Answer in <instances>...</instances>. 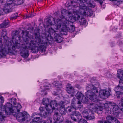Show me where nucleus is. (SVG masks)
Returning <instances> with one entry per match:
<instances>
[{
    "instance_id": "nucleus-27",
    "label": "nucleus",
    "mask_w": 123,
    "mask_h": 123,
    "mask_svg": "<svg viewBox=\"0 0 123 123\" xmlns=\"http://www.w3.org/2000/svg\"><path fill=\"white\" fill-rule=\"evenodd\" d=\"M43 103L46 107H47L48 105H49L50 102L49 99L47 98H43Z\"/></svg>"
},
{
    "instance_id": "nucleus-31",
    "label": "nucleus",
    "mask_w": 123,
    "mask_h": 123,
    "mask_svg": "<svg viewBox=\"0 0 123 123\" xmlns=\"http://www.w3.org/2000/svg\"><path fill=\"white\" fill-rule=\"evenodd\" d=\"M88 98L87 97H86L84 96L80 100L81 101V102L85 104H87L88 100Z\"/></svg>"
},
{
    "instance_id": "nucleus-6",
    "label": "nucleus",
    "mask_w": 123,
    "mask_h": 123,
    "mask_svg": "<svg viewBox=\"0 0 123 123\" xmlns=\"http://www.w3.org/2000/svg\"><path fill=\"white\" fill-rule=\"evenodd\" d=\"M19 111H14V113H16L15 116L13 115L16 117L17 120L19 121L22 120L25 121L27 120V121H29L30 120V116L29 114L27 113V112L24 111L22 112L18 113L17 114V112H18Z\"/></svg>"
},
{
    "instance_id": "nucleus-19",
    "label": "nucleus",
    "mask_w": 123,
    "mask_h": 123,
    "mask_svg": "<svg viewBox=\"0 0 123 123\" xmlns=\"http://www.w3.org/2000/svg\"><path fill=\"white\" fill-rule=\"evenodd\" d=\"M52 111L50 109L46 108V110L44 111V112L43 113V115H41V117L44 118H46L51 114Z\"/></svg>"
},
{
    "instance_id": "nucleus-49",
    "label": "nucleus",
    "mask_w": 123,
    "mask_h": 123,
    "mask_svg": "<svg viewBox=\"0 0 123 123\" xmlns=\"http://www.w3.org/2000/svg\"><path fill=\"white\" fill-rule=\"evenodd\" d=\"M5 2L3 0H0V6H1L3 5H4Z\"/></svg>"
},
{
    "instance_id": "nucleus-25",
    "label": "nucleus",
    "mask_w": 123,
    "mask_h": 123,
    "mask_svg": "<svg viewBox=\"0 0 123 123\" xmlns=\"http://www.w3.org/2000/svg\"><path fill=\"white\" fill-rule=\"evenodd\" d=\"M19 46H18L17 45L12 46L11 49L8 47V51L9 52L12 53L13 51H16V50H15L16 49H19Z\"/></svg>"
},
{
    "instance_id": "nucleus-56",
    "label": "nucleus",
    "mask_w": 123,
    "mask_h": 123,
    "mask_svg": "<svg viewBox=\"0 0 123 123\" xmlns=\"http://www.w3.org/2000/svg\"><path fill=\"white\" fill-rule=\"evenodd\" d=\"M95 1H99V0H94Z\"/></svg>"
},
{
    "instance_id": "nucleus-16",
    "label": "nucleus",
    "mask_w": 123,
    "mask_h": 123,
    "mask_svg": "<svg viewBox=\"0 0 123 123\" xmlns=\"http://www.w3.org/2000/svg\"><path fill=\"white\" fill-rule=\"evenodd\" d=\"M58 106L60 108L59 111L60 113L62 115H65L66 114L65 111L66 110L64 102L62 101H60L59 103Z\"/></svg>"
},
{
    "instance_id": "nucleus-47",
    "label": "nucleus",
    "mask_w": 123,
    "mask_h": 123,
    "mask_svg": "<svg viewBox=\"0 0 123 123\" xmlns=\"http://www.w3.org/2000/svg\"><path fill=\"white\" fill-rule=\"evenodd\" d=\"M44 108L43 107H40L39 108V110L40 112H43L44 111Z\"/></svg>"
},
{
    "instance_id": "nucleus-43",
    "label": "nucleus",
    "mask_w": 123,
    "mask_h": 123,
    "mask_svg": "<svg viewBox=\"0 0 123 123\" xmlns=\"http://www.w3.org/2000/svg\"><path fill=\"white\" fill-rule=\"evenodd\" d=\"M4 22H3L0 25V28H4L6 27L7 26L5 25L4 24Z\"/></svg>"
},
{
    "instance_id": "nucleus-2",
    "label": "nucleus",
    "mask_w": 123,
    "mask_h": 123,
    "mask_svg": "<svg viewBox=\"0 0 123 123\" xmlns=\"http://www.w3.org/2000/svg\"><path fill=\"white\" fill-rule=\"evenodd\" d=\"M53 19L55 24H53V27L49 28L48 31L52 28L55 31V30H57L60 28L62 31L66 32L69 31L72 32L75 30V28L72 22L75 21V18L72 16L70 17L69 21L64 18H62V20L57 19L56 21L54 18Z\"/></svg>"
},
{
    "instance_id": "nucleus-41",
    "label": "nucleus",
    "mask_w": 123,
    "mask_h": 123,
    "mask_svg": "<svg viewBox=\"0 0 123 123\" xmlns=\"http://www.w3.org/2000/svg\"><path fill=\"white\" fill-rule=\"evenodd\" d=\"M59 117H58V119L57 120H55V121L54 122V123H58L59 122V121H58L59 119ZM67 123H75L73 122H72L70 121H69Z\"/></svg>"
},
{
    "instance_id": "nucleus-18",
    "label": "nucleus",
    "mask_w": 123,
    "mask_h": 123,
    "mask_svg": "<svg viewBox=\"0 0 123 123\" xmlns=\"http://www.w3.org/2000/svg\"><path fill=\"white\" fill-rule=\"evenodd\" d=\"M72 16L76 18V19L74 22H75L76 20H77L78 21H79V22H80V24L81 25H84L85 24L86 22L85 19L83 18H80V16L79 15H78L77 16V18L76 17L73 16H70L69 17V18L71 17ZM74 22H72L73 24Z\"/></svg>"
},
{
    "instance_id": "nucleus-24",
    "label": "nucleus",
    "mask_w": 123,
    "mask_h": 123,
    "mask_svg": "<svg viewBox=\"0 0 123 123\" xmlns=\"http://www.w3.org/2000/svg\"><path fill=\"white\" fill-rule=\"evenodd\" d=\"M94 118L95 117L92 111V109H91L86 119L88 120H91Z\"/></svg>"
},
{
    "instance_id": "nucleus-1",
    "label": "nucleus",
    "mask_w": 123,
    "mask_h": 123,
    "mask_svg": "<svg viewBox=\"0 0 123 123\" xmlns=\"http://www.w3.org/2000/svg\"><path fill=\"white\" fill-rule=\"evenodd\" d=\"M22 38L24 42L26 44H29L28 47L29 49H33L34 47L37 46L39 47L38 49L41 52L45 51L46 46L47 45V41L44 42V40H41V37L40 36V33H35V38L34 39L32 35L29 36L28 31H22Z\"/></svg>"
},
{
    "instance_id": "nucleus-46",
    "label": "nucleus",
    "mask_w": 123,
    "mask_h": 123,
    "mask_svg": "<svg viewBox=\"0 0 123 123\" xmlns=\"http://www.w3.org/2000/svg\"><path fill=\"white\" fill-rule=\"evenodd\" d=\"M110 0L111 1H115L116 2H117L118 3V4H119V5L121 3H122V1L120 0Z\"/></svg>"
},
{
    "instance_id": "nucleus-9",
    "label": "nucleus",
    "mask_w": 123,
    "mask_h": 123,
    "mask_svg": "<svg viewBox=\"0 0 123 123\" xmlns=\"http://www.w3.org/2000/svg\"><path fill=\"white\" fill-rule=\"evenodd\" d=\"M77 105L76 106L74 105H71L66 107L67 111L71 112L73 111H76L77 110L81 109H83V105L80 101H79L77 103Z\"/></svg>"
},
{
    "instance_id": "nucleus-22",
    "label": "nucleus",
    "mask_w": 123,
    "mask_h": 123,
    "mask_svg": "<svg viewBox=\"0 0 123 123\" xmlns=\"http://www.w3.org/2000/svg\"><path fill=\"white\" fill-rule=\"evenodd\" d=\"M66 90L69 94L73 93L74 92V88L69 84L67 85Z\"/></svg>"
},
{
    "instance_id": "nucleus-53",
    "label": "nucleus",
    "mask_w": 123,
    "mask_h": 123,
    "mask_svg": "<svg viewBox=\"0 0 123 123\" xmlns=\"http://www.w3.org/2000/svg\"><path fill=\"white\" fill-rule=\"evenodd\" d=\"M99 1V3H100V4L101 5H102V3H103V1L101 0L100 1Z\"/></svg>"
},
{
    "instance_id": "nucleus-21",
    "label": "nucleus",
    "mask_w": 123,
    "mask_h": 123,
    "mask_svg": "<svg viewBox=\"0 0 123 123\" xmlns=\"http://www.w3.org/2000/svg\"><path fill=\"white\" fill-rule=\"evenodd\" d=\"M91 108H92V111H101L102 110V108L100 106H98L96 107V105L94 103L91 104Z\"/></svg>"
},
{
    "instance_id": "nucleus-23",
    "label": "nucleus",
    "mask_w": 123,
    "mask_h": 123,
    "mask_svg": "<svg viewBox=\"0 0 123 123\" xmlns=\"http://www.w3.org/2000/svg\"><path fill=\"white\" fill-rule=\"evenodd\" d=\"M91 110L90 109H86L83 111L82 112V114L84 118L86 119Z\"/></svg>"
},
{
    "instance_id": "nucleus-7",
    "label": "nucleus",
    "mask_w": 123,
    "mask_h": 123,
    "mask_svg": "<svg viewBox=\"0 0 123 123\" xmlns=\"http://www.w3.org/2000/svg\"><path fill=\"white\" fill-rule=\"evenodd\" d=\"M49 105L52 108V111L53 112H54V113L53 116V118L54 120H57L58 119V117H59L60 115L58 112L56 111H58V108L55 107H57L58 105V104L55 100L51 101Z\"/></svg>"
},
{
    "instance_id": "nucleus-30",
    "label": "nucleus",
    "mask_w": 123,
    "mask_h": 123,
    "mask_svg": "<svg viewBox=\"0 0 123 123\" xmlns=\"http://www.w3.org/2000/svg\"><path fill=\"white\" fill-rule=\"evenodd\" d=\"M84 95L81 92H78L76 94V96L77 98L79 100H80L84 96Z\"/></svg>"
},
{
    "instance_id": "nucleus-38",
    "label": "nucleus",
    "mask_w": 123,
    "mask_h": 123,
    "mask_svg": "<svg viewBox=\"0 0 123 123\" xmlns=\"http://www.w3.org/2000/svg\"><path fill=\"white\" fill-rule=\"evenodd\" d=\"M1 36L2 37H4L7 36V31L6 30H3Z\"/></svg>"
},
{
    "instance_id": "nucleus-55",
    "label": "nucleus",
    "mask_w": 123,
    "mask_h": 123,
    "mask_svg": "<svg viewBox=\"0 0 123 123\" xmlns=\"http://www.w3.org/2000/svg\"><path fill=\"white\" fill-rule=\"evenodd\" d=\"M43 0H38V1H42Z\"/></svg>"
},
{
    "instance_id": "nucleus-59",
    "label": "nucleus",
    "mask_w": 123,
    "mask_h": 123,
    "mask_svg": "<svg viewBox=\"0 0 123 123\" xmlns=\"http://www.w3.org/2000/svg\"><path fill=\"white\" fill-rule=\"evenodd\" d=\"M97 85H99V84L98 83H97Z\"/></svg>"
},
{
    "instance_id": "nucleus-28",
    "label": "nucleus",
    "mask_w": 123,
    "mask_h": 123,
    "mask_svg": "<svg viewBox=\"0 0 123 123\" xmlns=\"http://www.w3.org/2000/svg\"><path fill=\"white\" fill-rule=\"evenodd\" d=\"M45 26L47 27L50 25H52L53 24V22L49 18L46 19Z\"/></svg>"
},
{
    "instance_id": "nucleus-3",
    "label": "nucleus",
    "mask_w": 123,
    "mask_h": 123,
    "mask_svg": "<svg viewBox=\"0 0 123 123\" xmlns=\"http://www.w3.org/2000/svg\"><path fill=\"white\" fill-rule=\"evenodd\" d=\"M86 3L88 5L89 7L94 8L95 6L90 0H75L74 1H71V5L74 8H78L80 9V11H81L86 16H91L92 15L93 12L91 10H85L86 9Z\"/></svg>"
},
{
    "instance_id": "nucleus-50",
    "label": "nucleus",
    "mask_w": 123,
    "mask_h": 123,
    "mask_svg": "<svg viewBox=\"0 0 123 123\" xmlns=\"http://www.w3.org/2000/svg\"><path fill=\"white\" fill-rule=\"evenodd\" d=\"M3 10L0 8V16L3 14Z\"/></svg>"
},
{
    "instance_id": "nucleus-39",
    "label": "nucleus",
    "mask_w": 123,
    "mask_h": 123,
    "mask_svg": "<svg viewBox=\"0 0 123 123\" xmlns=\"http://www.w3.org/2000/svg\"><path fill=\"white\" fill-rule=\"evenodd\" d=\"M111 102H107L105 103L104 104V107L106 108H108V110L109 111V103Z\"/></svg>"
},
{
    "instance_id": "nucleus-13",
    "label": "nucleus",
    "mask_w": 123,
    "mask_h": 123,
    "mask_svg": "<svg viewBox=\"0 0 123 123\" xmlns=\"http://www.w3.org/2000/svg\"><path fill=\"white\" fill-rule=\"evenodd\" d=\"M106 120H103L104 123H120L115 117L109 115L106 117Z\"/></svg>"
},
{
    "instance_id": "nucleus-8",
    "label": "nucleus",
    "mask_w": 123,
    "mask_h": 123,
    "mask_svg": "<svg viewBox=\"0 0 123 123\" xmlns=\"http://www.w3.org/2000/svg\"><path fill=\"white\" fill-rule=\"evenodd\" d=\"M50 35L52 38L54 37V39L57 43H60L61 42L63 41V38L58 33L56 32L52 28L50 29L48 31Z\"/></svg>"
},
{
    "instance_id": "nucleus-58",
    "label": "nucleus",
    "mask_w": 123,
    "mask_h": 123,
    "mask_svg": "<svg viewBox=\"0 0 123 123\" xmlns=\"http://www.w3.org/2000/svg\"><path fill=\"white\" fill-rule=\"evenodd\" d=\"M47 94V93H46H46H45V94H45V95H46V94Z\"/></svg>"
},
{
    "instance_id": "nucleus-4",
    "label": "nucleus",
    "mask_w": 123,
    "mask_h": 123,
    "mask_svg": "<svg viewBox=\"0 0 123 123\" xmlns=\"http://www.w3.org/2000/svg\"><path fill=\"white\" fill-rule=\"evenodd\" d=\"M96 85L94 84L88 85L87 87L90 90H87V92L85 93V95L86 97L91 100L95 102H98V96L95 94H98V89L95 86Z\"/></svg>"
},
{
    "instance_id": "nucleus-29",
    "label": "nucleus",
    "mask_w": 123,
    "mask_h": 123,
    "mask_svg": "<svg viewBox=\"0 0 123 123\" xmlns=\"http://www.w3.org/2000/svg\"><path fill=\"white\" fill-rule=\"evenodd\" d=\"M41 119L40 117H36L33 119L32 121L30 123H38V121Z\"/></svg>"
},
{
    "instance_id": "nucleus-17",
    "label": "nucleus",
    "mask_w": 123,
    "mask_h": 123,
    "mask_svg": "<svg viewBox=\"0 0 123 123\" xmlns=\"http://www.w3.org/2000/svg\"><path fill=\"white\" fill-rule=\"evenodd\" d=\"M22 49L21 52V55L24 58H26L29 55L28 51L26 47H22L21 48Z\"/></svg>"
},
{
    "instance_id": "nucleus-33",
    "label": "nucleus",
    "mask_w": 123,
    "mask_h": 123,
    "mask_svg": "<svg viewBox=\"0 0 123 123\" xmlns=\"http://www.w3.org/2000/svg\"><path fill=\"white\" fill-rule=\"evenodd\" d=\"M18 16V14L17 13H15L12 15V16L10 17L11 20H13L14 19H16Z\"/></svg>"
},
{
    "instance_id": "nucleus-51",
    "label": "nucleus",
    "mask_w": 123,
    "mask_h": 123,
    "mask_svg": "<svg viewBox=\"0 0 123 123\" xmlns=\"http://www.w3.org/2000/svg\"><path fill=\"white\" fill-rule=\"evenodd\" d=\"M75 100L74 98H73L72 99V102H71V104L72 103L73 104H74L75 103Z\"/></svg>"
},
{
    "instance_id": "nucleus-14",
    "label": "nucleus",
    "mask_w": 123,
    "mask_h": 123,
    "mask_svg": "<svg viewBox=\"0 0 123 123\" xmlns=\"http://www.w3.org/2000/svg\"><path fill=\"white\" fill-rule=\"evenodd\" d=\"M6 47L2 44V41H0V55L3 57L6 55L7 53Z\"/></svg>"
},
{
    "instance_id": "nucleus-61",
    "label": "nucleus",
    "mask_w": 123,
    "mask_h": 123,
    "mask_svg": "<svg viewBox=\"0 0 123 123\" xmlns=\"http://www.w3.org/2000/svg\"><path fill=\"white\" fill-rule=\"evenodd\" d=\"M70 12H69L68 14H70Z\"/></svg>"
},
{
    "instance_id": "nucleus-60",
    "label": "nucleus",
    "mask_w": 123,
    "mask_h": 123,
    "mask_svg": "<svg viewBox=\"0 0 123 123\" xmlns=\"http://www.w3.org/2000/svg\"><path fill=\"white\" fill-rule=\"evenodd\" d=\"M116 2H117L116 1ZM116 3H117V2H116ZM117 5H119V4H118V3H117Z\"/></svg>"
},
{
    "instance_id": "nucleus-11",
    "label": "nucleus",
    "mask_w": 123,
    "mask_h": 123,
    "mask_svg": "<svg viewBox=\"0 0 123 123\" xmlns=\"http://www.w3.org/2000/svg\"><path fill=\"white\" fill-rule=\"evenodd\" d=\"M109 103V111H113L114 113V116L116 117H117L118 116V113L115 112L117 111L119 108L118 106L114 102Z\"/></svg>"
},
{
    "instance_id": "nucleus-40",
    "label": "nucleus",
    "mask_w": 123,
    "mask_h": 123,
    "mask_svg": "<svg viewBox=\"0 0 123 123\" xmlns=\"http://www.w3.org/2000/svg\"><path fill=\"white\" fill-rule=\"evenodd\" d=\"M5 117L3 116H0V123H3L4 121V118Z\"/></svg>"
},
{
    "instance_id": "nucleus-45",
    "label": "nucleus",
    "mask_w": 123,
    "mask_h": 123,
    "mask_svg": "<svg viewBox=\"0 0 123 123\" xmlns=\"http://www.w3.org/2000/svg\"><path fill=\"white\" fill-rule=\"evenodd\" d=\"M4 101L3 97L2 96H0V103H1V104H2L4 102Z\"/></svg>"
},
{
    "instance_id": "nucleus-35",
    "label": "nucleus",
    "mask_w": 123,
    "mask_h": 123,
    "mask_svg": "<svg viewBox=\"0 0 123 123\" xmlns=\"http://www.w3.org/2000/svg\"><path fill=\"white\" fill-rule=\"evenodd\" d=\"M52 119L50 118H48L47 120L43 121L42 122V123H52Z\"/></svg>"
},
{
    "instance_id": "nucleus-54",
    "label": "nucleus",
    "mask_w": 123,
    "mask_h": 123,
    "mask_svg": "<svg viewBox=\"0 0 123 123\" xmlns=\"http://www.w3.org/2000/svg\"><path fill=\"white\" fill-rule=\"evenodd\" d=\"M122 108L121 109V110L123 111V106L122 107Z\"/></svg>"
},
{
    "instance_id": "nucleus-5",
    "label": "nucleus",
    "mask_w": 123,
    "mask_h": 123,
    "mask_svg": "<svg viewBox=\"0 0 123 123\" xmlns=\"http://www.w3.org/2000/svg\"><path fill=\"white\" fill-rule=\"evenodd\" d=\"M117 72V77L120 79V80L119 82L118 85L115 88L114 90L115 91L123 90V70H119Z\"/></svg>"
},
{
    "instance_id": "nucleus-26",
    "label": "nucleus",
    "mask_w": 123,
    "mask_h": 123,
    "mask_svg": "<svg viewBox=\"0 0 123 123\" xmlns=\"http://www.w3.org/2000/svg\"><path fill=\"white\" fill-rule=\"evenodd\" d=\"M14 5H18L22 4L24 2V0H12Z\"/></svg>"
},
{
    "instance_id": "nucleus-20",
    "label": "nucleus",
    "mask_w": 123,
    "mask_h": 123,
    "mask_svg": "<svg viewBox=\"0 0 123 123\" xmlns=\"http://www.w3.org/2000/svg\"><path fill=\"white\" fill-rule=\"evenodd\" d=\"M54 84L55 85V88L56 89L57 91H55L56 92H58L59 91L61 90L62 88V84L60 83L58 81H55L54 82Z\"/></svg>"
},
{
    "instance_id": "nucleus-15",
    "label": "nucleus",
    "mask_w": 123,
    "mask_h": 123,
    "mask_svg": "<svg viewBox=\"0 0 123 123\" xmlns=\"http://www.w3.org/2000/svg\"><path fill=\"white\" fill-rule=\"evenodd\" d=\"M109 91L105 90H100L99 92V95L100 98H106L110 95Z\"/></svg>"
},
{
    "instance_id": "nucleus-37",
    "label": "nucleus",
    "mask_w": 123,
    "mask_h": 123,
    "mask_svg": "<svg viewBox=\"0 0 123 123\" xmlns=\"http://www.w3.org/2000/svg\"><path fill=\"white\" fill-rule=\"evenodd\" d=\"M78 122V123H88L86 120L83 119H82V118L79 119Z\"/></svg>"
},
{
    "instance_id": "nucleus-57",
    "label": "nucleus",
    "mask_w": 123,
    "mask_h": 123,
    "mask_svg": "<svg viewBox=\"0 0 123 123\" xmlns=\"http://www.w3.org/2000/svg\"><path fill=\"white\" fill-rule=\"evenodd\" d=\"M18 32V31H16V32H15L16 33V32Z\"/></svg>"
},
{
    "instance_id": "nucleus-12",
    "label": "nucleus",
    "mask_w": 123,
    "mask_h": 123,
    "mask_svg": "<svg viewBox=\"0 0 123 123\" xmlns=\"http://www.w3.org/2000/svg\"><path fill=\"white\" fill-rule=\"evenodd\" d=\"M6 2L7 4L5 5L2 9L5 13L7 14L11 12V8L13 6L12 5L14 4L13 3L12 0H7Z\"/></svg>"
},
{
    "instance_id": "nucleus-34",
    "label": "nucleus",
    "mask_w": 123,
    "mask_h": 123,
    "mask_svg": "<svg viewBox=\"0 0 123 123\" xmlns=\"http://www.w3.org/2000/svg\"><path fill=\"white\" fill-rule=\"evenodd\" d=\"M41 37V38L42 39V38L41 37ZM51 37H51L50 36H48L47 37H46L45 39H43V40H42L41 39V40H44V42L46 41L47 42V41H51V39H52L51 38Z\"/></svg>"
},
{
    "instance_id": "nucleus-10",
    "label": "nucleus",
    "mask_w": 123,
    "mask_h": 123,
    "mask_svg": "<svg viewBox=\"0 0 123 123\" xmlns=\"http://www.w3.org/2000/svg\"><path fill=\"white\" fill-rule=\"evenodd\" d=\"M66 111L68 113H70L72 112V113L70 115L69 117L71 119L74 121L76 122L77 120L75 117V116L77 117V119L78 120L82 118L81 114L78 112L75 111H73L71 112H69L67 111L66 108Z\"/></svg>"
},
{
    "instance_id": "nucleus-52",
    "label": "nucleus",
    "mask_w": 123,
    "mask_h": 123,
    "mask_svg": "<svg viewBox=\"0 0 123 123\" xmlns=\"http://www.w3.org/2000/svg\"><path fill=\"white\" fill-rule=\"evenodd\" d=\"M104 121L102 119V120L99 121L98 122V123H104Z\"/></svg>"
},
{
    "instance_id": "nucleus-36",
    "label": "nucleus",
    "mask_w": 123,
    "mask_h": 123,
    "mask_svg": "<svg viewBox=\"0 0 123 123\" xmlns=\"http://www.w3.org/2000/svg\"><path fill=\"white\" fill-rule=\"evenodd\" d=\"M68 12V11H67L65 9H63L61 11V13L62 15V19H61L62 20V18H64V15L66 14V13H67V12Z\"/></svg>"
},
{
    "instance_id": "nucleus-48",
    "label": "nucleus",
    "mask_w": 123,
    "mask_h": 123,
    "mask_svg": "<svg viewBox=\"0 0 123 123\" xmlns=\"http://www.w3.org/2000/svg\"><path fill=\"white\" fill-rule=\"evenodd\" d=\"M34 15H32L31 13L29 15H26V18H29L30 17H31L33 16Z\"/></svg>"
},
{
    "instance_id": "nucleus-42",
    "label": "nucleus",
    "mask_w": 123,
    "mask_h": 123,
    "mask_svg": "<svg viewBox=\"0 0 123 123\" xmlns=\"http://www.w3.org/2000/svg\"><path fill=\"white\" fill-rule=\"evenodd\" d=\"M3 22L5 23L4 24L6 26H8L9 24V22L8 20H5Z\"/></svg>"
},
{
    "instance_id": "nucleus-32",
    "label": "nucleus",
    "mask_w": 123,
    "mask_h": 123,
    "mask_svg": "<svg viewBox=\"0 0 123 123\" xmlns=\"http://www.w3.org/2000/svg\"><path fill=\"white\" fill-rule=\"evenodd\" d=\"M115 92L117 94V97L119 99L121 97H122L123 95V93L121 92V91Z\"/></svg>"
},
{
    "instance_id": "nucleus-44",
    "label": "nucleus",
    "mask_w": 123,
    "mask_h": 123,
    "mask_svg": "<svg viewBox=\"0 0 123 123\" xmlns=\"http://www.w3.org/2000/svg\"><path fill=\"white\" fill-rule=\"evenodd\" d=\"M32 115L33 116L37 115L38 116L37 117H41V114L38 113H34Z\"/></svg>"
}]
</instances>
